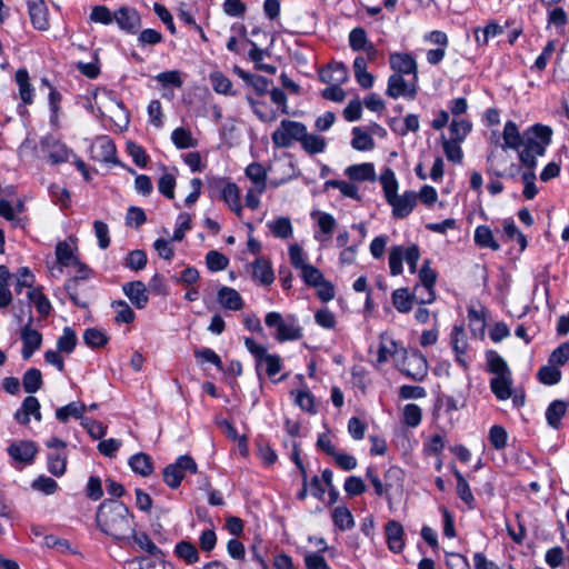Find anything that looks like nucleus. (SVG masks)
<instances>
[{
  "instance_id": "f257e3e1",
  "label": "nucleus",
  "mask_w": 569,
  "mask_h": 569,
  "mask_svg": "<svg viewBox=\"0 0 569 569\" xmlns=\"http://www.w3.org/2000/svg\"><path fill=\"white\" fill-rule=\"evenodd\" d=\"M96 519L102 532L116 540L130 542V532L133 531L132 516L124 503L114 499L103 500Z\"/></svg>"
},
{
  "instance_id": "f03ea898",
  "label": "nucleus",
  "mask_w": 569,
  "mask_h": 569,
  "mask_svg": "<svg viewBox=\"0 0 569 569\" xmlns=\"http://www.w3.org/2000/svg\"><path fill=\"white\" fill-rule=\"evenodd\" d=\"M552 129L540 123L533 124L523 133V149L519 151V160L529 169L537 166V157L545 154L551 142Z\"/></svg>"
},
{
  "instance_id": "7ed1b4c3",
  "label": "nucleus",
  "mask_w": 569,
  "mask_h": 569,
  "mask_svg": "<svg viewBox=\"0 0 569 569\" xmlns=\"http://www.w3.org/2000/svg\"><path fill=\"white\" fill-rule=\"evenodd\" d=\"M264 322L270 328H277L276 339L280 342L302 338V328L295 316H288L283 319L281 313L271 311L267 313Z\"/></svg>"
},
{
  "instance_id": "20e7f679",
  "label": "nucleus",
  "mask_w": 569,
  "mask_h": 569,
  "mask_svg": "<svg viewBox=\"0 0 569 569\" xmlns=\"http://www.w3.org/2000/svg\"><path fill=\"white\" fill-rule=\"evenodd\" d=\"M208 187L211 197L219 192L220 198L233 212L238 216L241 213L240 190L236 183L226 181L223 178L210 177L208 178Z\"/></svg>"
},
{
  "instance_id": "39448f33",
  "label": "nucleus",
  "mask_w": 569,
  "mask_h": 569,
  "mask_svg": "<svg viewBox=\"0 0 569 569\" xmlns=\"http://www.w3.org/2000/svg\"><path fill=\"white\" fill-rule=\"evenodd\" d=\"M244 346L256 359V370L258 375H260L263 366H266V373L269 377H273L280 372L281 359L279 356L268 353L266 347L256 343L252 338H244Z\"/></svg>"
},
{
  "instance_id": "423d86ee",
  "label": "nucleus",
  "mask_w": 569,
  "mask_h": 569,
  "mask_svg": "<svg viewBox=\"0 0 569 569\" xmlns=\"http://www.w3.org/2000/svg\"><path fill=\"white\" fill-rule=\"evenodd\" d=\"M306 131L305 123L283 119L279 128L272 132L271 140L278 148H289L293 141L301 142Z\"/></svg>"
},
{
  "instance_id": "0eeeda50",
  "label": "nucleus",
  "mask_w": 569,
  "mask_h": 569,
  "mask_svg": "<svg viewBox=\"0 0 569 569\" xmlns=\"http://www.w3.org/2000/svg\"><path fill=\"white\" fill-rule=\"evenodd\" d=\"M197 463L192 457L188 455L180 456L173 463L168 465L163 469V481L169 488L177 489L186 472L197 473Z\"/></svg>"
},
{
  "instance_id": "6e6552de",
  "label": "nucleus",
  "mask_w": 569,
  "mask_h": 569,
  "mask_svg": "<svg viewBox=\"0 0 569 569\" xmlns=\"http://www.w3.org/2000/svg\"><path fill=\"white\" fill-rule=\"evenodd\" d=\"M403 361L401 372L415 381H422L428 372V363L425 356L418 350L407 352L401 349Z\"/></svg>"
},
{
  "instance_id": "1a4fd4ad",
  "label": "nucleus",
  "mask_w": 569,
  "mask_h": 569,
  "mask_svg": "<svg viewBox=\"0 0 569 569\" xmlns=\"http://www.w3.org/2000/svg\"><path fill=\"white\" fill-rule=\"evenodd\" d=\"M33 318L29 317L28 322L20 330L22 341L21 356L23 360H29L42 345V335L32 328Z\"/></svg>"
},
{
  "instance_id": "9d476101",
  "label": "nucleus",
  "mask_w": 569,
  "mask_h": 569,
  "mask_svg": "<svg viewBox=\"0 0 569 569\" xmlns=\"http://www.w3.org/2000/svg\"><path fill=\"white\" fill-rule=\"evenodd\" d=\"M386 94L392 99H397L401 96L408 99H415L417 94L416 81L407 82L403 76L392 73L388 79Z\"/></svg>"
},
{
  "instance_id": "9b49d317",
  "label": "nucleus",
  "mask_w": 569,
  "mask_h": 569,
  "mask_svg": "<svg viewBox=\"0 0 569 569\" xmlns=\"http://www.w3.org/2000/svg\"><path fill=\"white\" fill-rule=\"evenodd\" d=\"M41 150L48 157L52 164L67 162L72 153L66 144L53 138L47 136L41 140Z\"/></svg>"
},
{
  "instance_id": "f8f14e48",
  "label": "nucleus",
  "mask_w": 569,
  "mask_h": 569,
  "mask_svg": "<svg viewBox=\"0 0 569 569\" xmlns=\"http://www.w3.org/2000/svg\"><path fill=\"white\" fill-rule=\"evenodd\" d=\"M114 21L121 30L128 33H136L141 26L138 11L128 7H121L114 12Z\"/></svg>"
},
{
  "instance_id": "ddd939ff",
  "label": "nucleus",
  "mask_w": 569,
  "mask_h": 569,
  "mask_svg": "<svg viewBox=\"0 0 569 569\" xmlns=\"http://www.w3.org/2000/svg\"><path fill=\"white\" fill-rule=\"evenodd\" d=\"M390 68L395 71L393 73L413 74L415 81H417V62L415 58L409 53L393 52L389 57Z\"/></svg>"
},
{
  "instance_id": "4468645a",
  "label": "nucleus",
  "mask_w": 569,
  "mask_h": 569,
  "mask_svg": "<svg viewBox=\"0 0 569 569\" xmlns=\"http://www.w3.org/2000/svg\"><path fill=\"white\" fill-rule=\"evenodd\" d=\"M392 207L395 218L403 219L408 217L417 204V193L406 191L402 196H396L388 202Z\"/></svg>"
},
{
  "instance_id": "2eb2a0df",
  "label": "nucleus",
  "mask_w": 569,
  "mask_h": 569,
  "mask_svg": "<svg viewBox=\"0 0 569 569\" xmlns=\"http://www.w3.org/2000/svg\"><path fill=\"white\" fill-rule=\"evenodd\" d=\"M40 408L39 400L33 396H28L23 399L21 408L14 412V419L20 425H28L31 416H33L37 421H41L42 416Z\"/></svg>"
},
{
  "instance_id": "dca6fc26",
  "label": "nucleus",
  "mask_w": 569,
  "mask_h": 569,
  "mask_svg": "<svg viewBox=\"0 0 569 569\" xmlns=\"http://www.w3.org/2000/svg\"><path fill=\"white\" fill-rule=\"evenodd\" d=\"M37 451L34 442L28 440L17 441L8 447V455L20 463H31Z\"/></svg>"
},
{
  "instance_id": "f3484780",
  "label": "nucleus",
  "mask_w": 569,
  "mask_h": 569,
  "mask_svg": "<svg viewBox=\"0 0 569 569\" xmlns=\"http://www.w3.org/2000/svg\"><path fill=\"white\" fill-rule=\"evenodd\" d=\"M122 290L136 308L143 309L148 305L147 287L142 281L127 282L122 286Z\"/></svg>"
},
{
  "instance_id": "a211bd4d",
  "label": "nucleus",
  "mask_w": 569,
  "mask_h": 569,
  "mask_svg": "<svg viewBox=\"0 0 569 569\" xmlns=\"http://www.w3.org/2000/svg\"><path fill=\"white\" fill-rule=\"evenodd\" d=\"M385 531L389 550L395 553L401 552L405 548L402 525L397 520H389L386 523Z\"/></svg>"
},
{
  "instance_id": "6ab92c4d",
  "label": "nucleus",
  "mask_w": 569,
  "mask_h": 569,
  "mask_svg": "<svg viewBox=\"0 0 569 569\" xmlns=\"http://www.w3.org/2000/svg\"><path fill=\"white\" fill-rule=\"evenodd\" d=\"M348 69L342 62L330 63L319 73V79L328 84H342L348 80Z\"/></svg>"
},
{
  "instance_id": "aec40b11",
  "label": "nucleus",
  "mask_w": 569,
  "mask_h": 569,
  "mask_svg": "<svg viewBox=\"0 0 569 569\" xmlns=\"http://www.w3.org/2000/svg\"><path fill=\"white\" fill-rule=\"evenodd\" d=\"M28 8L32 26L41 31L47 30L49 28L48 9L43 0H29Z\"/></svg>"
},
{
  "instance_id": "412c9836",
  "label": "nucleus",
  "mask_w": 569,
  "mask_h": 569,
  "mask_svg": "<svg viewBox=\"0 0 569 569\" xmlns=\"http://www.w3.org/2000/svg\"><path fill=\"white\" fill-rule=\"evenodd\" d=\"M508 161L509 157L506 152H499L497 150L490 151L487 156V173L497 178L506 177L507 171L505 170V167Z\"/></svg>"
},
{
  "instance_id": "4be33fe9",
  "label": "nucleus",
  "mask_w": 569,
  "mask_h": 569,
  "mask_svg": "<svg viewBox=\"0 0 569 569\" xmlns=\"http://www.w3.org/2000/svg\"><path fill=\"white\" fill-rule=\"evenodd\" d=\"M451 346L456 353V360L459 365H461L463 368H467V361L465 359V353L467 350V340L465 337V330L462 326H455L452 328L451 335Z\"/></svg>"
},
{
  "instance_id": "5701e85b",
  "label": "nucleus",
  "mask_w": 569,
  "mask_h": 569,
  "mask_svg": "<svg viewBox=\"0 0 569 569\" xmlns=\"http://www.w3.org/2000/svg\"><path fill=\"white\" fill-rule=\"evenodd\" d=\"M130 533V541H133L141 550L146 551L150 557L156 560L162 561L164 553L159 549L146 532H136L134 530Z\"/></svg>"
},
{
  "instance_id": "b1692460",
  "label": "nucleus",
  "mask_w": 569,
  "mask_h": 569,
  "mask_svg": "<svg viewBox=\"0 0 569 569\" xmlns=\"http://www.w3.org/2000/svg\"><path fill=\"white\" fill-rule=\"evenodd\" d=\"M512 373L495 376L490 380V389L499 400H507L512 396Z\"/></svg>"
},
{
  "instance_id": "393cba45",
  "label": "nucleus",
  "mask_w": 569,
  "mask_h": 569,
  "mask_svg": "<svg viewBox=\"0 0 569 569\" xmlns=\"http://www.w3.org/2000/svg\"><path fill=\"white\" fill-rule=\"evenodd\" d=\"M502 138H503V150L506 149H512V150H519L520 147H522L523 142V134L521 136L518 129V126L509 120L506 122L503 131H502Z\"/></svg>"
},
{
  "instance_id": "a878e982",
  "label": "nucleus",
  "mask_w": 569,
  "mask_h": 569,
  "mask_svg": "<svg viewBox=\"0 0 569 569\" xmlns=\"http://www.w3.org/2000/svg\"><path fill=\"white\" fill-rule=\"evenodd\" d=\"M252 278L263 286L271 284L274 280L273 270L269 261L258 258L252 263Z\"/></svg>"
},
{
  "instance_id": "bb28decb",
  "label": "nucleus",
  "mask_w": 569,
  "mask_h": 569,
  "mask_svg": "<svg viewBox=\"0 0 569 569\" xmlns=\"http://www.w3.org/2000/svg\"><path fill=\"white\" fill-rule=\"evenodd\" d=\"M218 301L222 307L229 310H240L243 301L239 292L230 287H222L218 291Z\"/></svg>"
},
{
  "instance_id": "cd10ccee",
  "label": "nucleus",
  "mask_w": 569,
  "mask_h": 569,
  "mask_svg": "<svg viewBox=\"0 0 569 569\" xmlns=\"http://www.w3.org/2000/svg\"><path fill=\"white\" fill-rule=\"evenodd\" d=\"M391 300L393 307L400 313H408L412 310L413 307V296L409 292L408 288H399L396 289L391 295Z\"/></svg>"
},
{
  "instance_id": "c85d7f7f",
  "label": "nucleus",
  "mask_w": 569,
  "mask_h": 569,
  "mask_svg": "<svg viewBox=\"0 0 569 569\" xmlns=\"http://www.w3.org/2000/svg\"><path fill=\"white\" fill-rule=\"evenodd\" d=\"M346 173L351 180L356 181L376 180L375 167L369 162L350 166L347 168Z\"/></svg>"
},
{
  "instance_id": "c756f323",
  "label": "nucleus",
  "mask_w": 569,
  "mask_h": 569,
  "mask_svg": "<svg viewBox=\"0 0 569 569\" xmlns=\"http://www.w3.org/2000/svg\"><path fill=\"white\" fill-rule=\"evenodd\" d=\"M473 240L480 248H489L493 251L500 249V244L496 241L491 229L488 226H478L475 230Z\"/></svg>"
},
{
  "instance_id": "7c9ffc66",
  "label": "nucleus",
  "mask_w": 569,
  "mask_h": 569,
  "mask_svg": "<svg viewBox=\"0 0 569 569\" xmlns=\"http://www.w3.org/2000/svg\"><path fill=\"white\" fill-rule=\"evenodd\" d=\"M567 402L563 400H553L546 410V419L548 425L558 429L560 427L561 418L566 415Z\"/></svg>"
},
{
  "instance_id": "2f4dec72",
  "label": "nucleus",
  "mask_w": 569,
  "mask_h": 569,
  "mask_svg": "<svg viewBox=\"0 0 569 569\" xmlns=\"http://www.w3.org/2000/svg\"><path fill=\"white\" fill-rule=\"evenodd\" d=\"M300 144H301V148L308 154H318V153H322L326 150L327 141L323 137H321L319 134L308 133V130H307Z\"/></svg>"
},
{
  "instance_id": "473e14b6",
  "label": "nucleus",
  "mask_w": 569,
  "mask_h": 569,
  "mask_svg": "<svg viewBox=\"0 0 569 569\" xmlns=\"http://www.w3.org/2000/svg\"><path fill=\"white\" fill-rule=\"evenodd\" d=\"M246 176L249 178L259 192H264L267 188V171L261 163L253 162L246 168Z\"/></svg>"
},
{
  "instance_id": "72a5a7b5",
  "label": "nucleus",
  "mask_w": 569,
  "mask_h": 569,
  "mask_svg": "<svg viewBox=\"0 0 569 569\" xmlns=\"http://www.w3.org/2000/svg\"><path fill=\"white\" fill-rule=\"evenodd\" d=\"M22 386L30 396L40 390L43 386L41 371L37 368L28 369L22 376Z\"/></svg>"
},
{
  "instance_id": "f704fd0d",
  "label": "nucleus",
  "mask_w": 569,
  "mask_h": 569,
  "mask_svg": "<svg viewBox=\"0 0 569 569\" xmlns=\"http://www.w3.org/2000/svg\"><path fill=\"white\" fill-rule=\"evenodd\" d=\"M331 518L333 525L341 531L349 530L355 527L353 516L346 506L336 507L332 510Z\"/></svg>"
},
{
  "instance_id": "c9c22d12",
  "label": "nucleus",
  "mask_w": 569,
  "mask_h": 569,
  "mask_svg": "<svg viewBox=\"0 0 569 569\" xmlns=\"http://www.w3.org/2000/svg\"><path fill=\"white\" fill-rule=\"evenodd\" d=\"M87 407L82 402L72 401L63 407H60L56 410V418L60 422H67L70 417L76 419L82 418Z\"/></svg>"
},
{
  "instance_id": "e433bc0d",
  "label": "nucleus",
  "mask_w": 569,
  "mask_h": 569,
  "mask_svg": "<svg viewBox=\"0 0 569 569\" xmlns=\"http://www.w3.org/2000/svg\"><path fill=\"white\" fill-rule=\"evenodd\" d=\"M16 81L19 86V94L24 104L33 102V88L29 82V73L26 69L16 72Z\"/></svg>"
},
{
  "instance_id": "4c0bfd02",
  "label": "nucleus",
  "mask_w": 569,
  "mask_h": 569,
  "mask_svg": "<svg viewBox=\"0 0 569 569\" xmlns=\"http://www.w3.org/2000/svg\"><path fill=\"white\" fill-rule=\"evenodd\" d=\"M129 466L133 472H136L142 477H147V476L151 475V472L153 470L151 458L147 453H143V452L133 455L129 459Z\"/></svg>"
},
{
  "instance_id": "58836bf2",
  "label": "nucleus",
  "mask_w": 569,
  "mask_h": 569,
  "mask_svg": "<svg viewBox=\"0 0 569 569\" xmlns=\"http://www.w3.org/2000/svg\"><path fill=\"white\" fill-rule=\"evenodd\" d=\"M486 359L489 372L493 373L495 376L511 375V370L509 369L507 362L497 351H487Z\"/></svg>"
},
{
  "instance_id": "ea45409f",
  "label": "nucleus",
  "mask_w": 569,
  "mask_h": 569,
  "mask_svg": "<svg viewBox=\"0 0 569 569\" xmlns=\"http://www.w3.org/2000/svg\"><path fill=\"white\" fill-rule=\"evenodd\" d=\"M380 183L382 184L387 202H391V199L397 196L398 191V181L391 168L387 167L383 169L380 176Z\"/></svg>"
},
{
  "instance_id": "a19ab883",
  "label": "nucleus",
  "mask_w": 569,
  "mask_h": 569,
  "mask_svg": "<svg viewBox=\"0 0 569 569\" xmlns=\"http://www.w3.org/2000/svg\"><path fill=\"white\" fill-rule=\"evenodd\" d=\"M251 44V49L248 53L249 59L254 63V69L258 71H263L269 74H274L277 68L272 64L263 63V50L260 49L253 41L247 40Z\"/></svg>"
},
{
  "instance_id": "79ce46f5",
  "label": "nucleus",
  "mask_w": 569,
  "mask_h": 569,
  "mask_svg": "<svg viewBox=\"0 0 569 569\" xmlns=\"http://www.w3.org/2000/svg\"><path fill=\"white\" fill-rule=\"evenodd\" d=\"M27 297L30 302L34 303L37 311L46 317L51 311V303L48 298L42 293L40 288H32L28 290Z\"/></svg>"
},
{
  "instance_id": "37998d69",
  "label": "nucleus",
  "mask_w": 569,
  "mask_h": 569,
  "mask_svg": "<svg viewBox=\"0 0 569 569\" xmlns=\"http://www.w3.org/2000/svg\"><path fill=\"white\" fill-rule=\"evenodd\" d=\"M503 32V28L498 23L490 22L485 28L475 29V39L478 46H486L491 38Z\"/></svg>"
},
{
  "instance_id": "c03bdc74",
  "label": "nucleus",
  "mask_w": 569,
  "mask_h": 569,
  "mask_svg": "<svg viewBox=\"0 0 569 569\" xmlns=\"http://www.w3.org/2000/svg\"><path fill=\"white\" fill-rule=\"evenodd\" d=\"M452 471L455 475V478L457 479V493L459 498L468 505L469 508H473L475 497L471 492V489L465 479V477L461 475V472L452 467Z\"/></svg>"
},
{
  "instance_id": "a18cd8bd",
  "label": "nucleus",
  "mask_w": 569,
  "mask_h": 569,
  "mask_svg": "<svg viewBox=\"0 0 569 569\" xmlns=\"http://www.w3.org/2000/svg\"><path fill=\"white\" fill-rule=\"evenodd\" d=\"M56 256L57 261L62 267H72L74 263H78V257L74 254L71 246L66 241H61L57 244Z\"/></svg>"
},
{
  "instance_id": "49530a36",
  "label": "nucleus",
  "mask_w": 569,
  "mask_h": 569,
  "mask_svg": "<svg viewBox=\"0 0 569 569\" xmlns=\"http://www.w3.org/2000/svg\"><path fill=\"white\" fill-rule=\"evenodd\" d=\"M176 555L184 560L187 563L192 565L199 561L198 549L189 541H180L174 548Z\"/></svg>"
},
{
  "instance_id": "de8ad7c7",
  "label": "nucleus",
  "mask_w": 569,
  "mask_h": 569,
  "mask_svg": "<svg viewBox=\"0 0 569 569\" xmlns=\"http://www.w3.org/2000/svg\"><path fill=\"white\" fill-rule=\"evenodd\" d=\"M77 335L70 327H64L62 335L57 340V349L59 352L71 353L77 346Z\"/></svg>"
},
{
  "instance_id": "09e8293b",
  "label": "nucleus",
  "mask_w": 569,
  "mask_h": 569,
  "mask_svg": "<svg viewBox=\"0 0 569 569\" xmlns=\"http://www.w3.org/2000/svg\"><path fill=\"white\" fill-rule=\"evenodd\" d=\"M397 123H398V119L393 118L390 120L389 126L393 132H396L397 134H399L401 137L406 136L409 131L417 132L419 130V118L417 114H413V113H410L405 118L403 126L398 128L396 126Z\"/></svg>"
},
{
  "instance_id": "8fccbe9b",
  "label": "nucleus",
  "mask_w": 569,
  "mask_h": 569,
  "mask_svg": "<svg viewBox=\"0 0 569 569\" xmlns=\"http://www.w3.org/2000/svg\"><path fill=\"white\" fill-rule=\"evenodd\" d=\"M352 134L353 138L351 140V146L353 149L359 151H367L373 149L375 140L369 133L362 131L358 127H355L352 129Z\"/></svg>"
},
{
  "instance_id": "3c124183",
  "label": "nucleus",
  "mask_w": 569,
  "mask_h": 569,
  "mask_svg": "<svg viewBox=\"0 0 569 569\" xmlns=\"http://www.w3.org/2000/svg\"><path fill=\"white\" fill-rule=\"evenodd\" d=\"M461 142L462 141H458L455 138L446 139L442 136V148H443L445 154L449 161H452L456 163H460L462 161L463 153H462V150L460 147Z\"/></svg>"
},
{
  "instance_id": "603ef678",
  "label": "nucleus",
  "mask_w": 569,
  "mask_h": 569,
  "mask_svg": "<svg viewBox=\"0 0 569 569\" xmlns=\"http://www.w3.org/2000/svg\"><path fill=\"white\" fill-rule=\"evenodd\" d=\"M111 307L116 311L114 321L117 323H131L133 322L136 315L130 306L124 300H116L111 303Z\"/></svg>"
},
{
  "instance_id": "864d4df0",
  "label": "nucleus",
  "mask_w": 569,
  "mask_h": 569,
  "mask_svg": "<svg viewBox=\"0 0 569 569\" xmlns=\"http://www.w3.org/2000/svg\"><path fill=\"white\" fill-rule=\"evenodd\" d=\"M171 140L178 149L193 148L197 146V141L193 139L191 132L181 127L172 131Z\"/></svg>"
},
{
  "instance_id": "5fc2aeb1",
  "label": "nucleus",
  "mask_w": 569,
  "mask_h": 569,
  "mask_svg": "<svg viewBox=\"0 0 569 569\" xmlns=\"http://www.w3.org/2000/svg\"><path fill=\"white\" fill-rule=\"evenodd\" d=\"M272 234L280 239H288L292 236V224L289 218L280 217L269 223Z\"/></svg>"
},
{
  "instance_id": "6e6d98bb",
  "label": "nucleus",
  "mask_w": 569,
  "mask_h": 569,
  "mask_svg": "<svg viewBox=\"0 0 569 569\" xmlns=\"http://www.w3.org/2000/svg\"><path fill=\"white\" fill-rule=\"evenodd\" d=\"M34 276L28 267L18 270L14 281V292L20 295L24 288L29 290L33 288Z\"/></svg>"
},
{
  "instance_id": "4d7b16f0",
  "label": "nucleus",
  "mask_w": 569,
  "mask_h": 569,
  "mask_svg": "<svg viewBox=\"0 0 569 569\" xmlns=\"http://www.w3.org/2000/svg\"><path fill=\"white\" fill-rule=\"evenodd\" d=\"M67 455L64 452L50 453L48 456V470L56 477H61L66 472Z\"/></svg>"
},
{
  "instance_id": "13d9d810",
  "label": "nucleus",
  "mask_w": 569,
  "mask_h": 569,
  "mask_svg": "<svg viewBox=\"0 0 569 569\" xmlns=\"http://www.w3.org/2000/svg\"><path fill=\"white\" fill-rule=\"evenodd\" d=\"M206 263L210 271L217 272L228 267L229 259L217 250H210L206 254Z\"/></svg>"
},
{
  "instance_id": "bf43d9fd",
  "label": "nucleus",
  "mask_w": 569,
  "mask_h": 569,
  "mask_svg": "<svg viewBox=\"0 0 569 569\" xmlns=\"http://www.w3.org/2000/svg\"><path fill=\"white\" fill-rule=\"evenodd\" d=\"M405 260V249L401 246H395L389 252V268L392 276L402 273V261Z\"/></svg>"
},
{
  "instance_id": "052dcab7",
  "label": "nucleus",
  "mask_w": 569,
  "mask_h": 569,
  "mask_svg": "<svg viewBox=\"0 0 569 569\" xmlns=\"http://www.w3.org/2000/svg\"><path fill=\"white\" fill-rule=\"evenodd\" d=\"M83 340L90 348H101L107 345L108 337L99 329L89 328L83 333Z\"/></svg>"
},
{
  "instance_id": "680f3d73",
  "label": "nucleus",
  "mask_w": 569,
  "mask_h": 569,
  "mask_svg": "<svg viewBox=\"0 0 569 569\" xmlns=\"http://www.w3.org/2000/svg\"><path fill=\"white\" fill-rule=\"evenodd\" d=\"M210 81L216 92L222 94L233 96L232 92V83L229 78H227L221 72H213L210 74Z\"/></svg>"
},
{
  "instance_id": "e2e57ef3",
  "label": "nucleus",
  "mask_w": 569,
  "mask_h": 569,
  "mask_svg": "<svg viewBox=\"0 0 569 569\" xmlns=\"http://www.w3.org/2000/svg\"><path fill=\"white\" fill-rule=\"evenodd\" d=\"M147 253L143 250H132L127 254L124 266L131 270L139 271L147 266Z\"/></svg>"
},
{
  "instance_id": "0e129e2a",
  "label": "nucleus",
  "mask_w": 569,
  "mask_h": 569,
  "mask_svg": "<svg viewBox=\"0 0 569 569\" xmlns=\"http://www.w3.org/2000/svg\"><path fill=\"white\" fill-rule=\"evenodd\" d=\"M472 129L471 122L465 119L456 120L453 119L449 126V131L451 133V138L457 139L458 141H465L467 136Z\"/></svg>"
},
{
  "instance_id": "69168bd1",
  "label": "nucleus",
  "mask_w": 569,
  "mask_h": 569,
  "mask_svg": "<svg viewBox=\"0 0 569 569\" xmlns=\"http://www.w3.org/2000/svg\"><path fill=\"white\" fill-rule=\"evenodd\" d=\"M422 411L416 403H408L403 408V423L410 428H416L420 425Z\"/></svg>"
},
{
  "instance_id": "338daca9",
  "label": "nucleus",
  "mask_w": 569,
  "mask_h": 569,
  "mask_svg": "<svg viewBox=\"0 0 569 569\" xmlns=\"http://www.w3.org/2000/svg\"><path fill=\"white\" fill-rule=\"evenodd\" d=\"M508 433L501 426L495 425L489 430V441L496 450H501L507 446Z\"/></svg>"
},
{
  "instance_id": "774afa93",
  "label": "nucleus",
  "mask_w": 569,
  "mask_h": 569,
  "mask_svg": "<svg viewBox=\"0 0 569 569\" xmlns=\"http://www.w3.org/2000/svg\"><path fill=\"white\" fill-rule=\"evenodd\" d=\"M538 379L540 382L552 386L560 381L561 372L555 366H543L538 371Z\"/></svg>"
}]
</instances>
